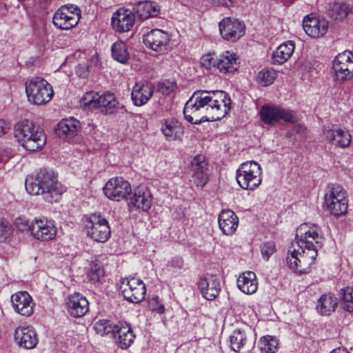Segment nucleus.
I'll return each instance as SVG.
<instances>
[{
    "label": "nucleus",
    "mask_w": 353,
    "mask_h": 353,
    "mask_svg": "<svg viewBox=\"0 0 353 353\" xmlns=\"http://www.w3.org/2000/svg\"><path fill=\"white\" fill-rule=\"evenodd\" d=\"M222 38L228 41L235 42L245 34V24L238 19L225 17L219 23Z\"/></svg>",
    "instance_id": "f8f14e48"
},
{
    "label": "nucleus",
    "mask_w": 353,
    "mask_h": 353,
    "mask_svg": "<svg viewBox=\"0 0 353 353\" xmlns=\"http://www.w3.org/2000/svg\"><path fill=\"white\" fill-rule=\"evenodd\" d=\"M276 250L275 243L272 241L264 242L261 245V255L265 261H268L270 256L274 254Z\"/></svg>",
    "instance_id": "de8ad7c7"
},
{
    "label": "nucleus",
    "mask_w": 353,
    "mask_h": 353,
    "mask_svg": "<svg viewBox=\"0 0 353 353\" xmlns=\"http://www.w3.org/2000/svg\"><path fill=\"white\" fill-rule=\"evenodd\" d=\"M38 127L32 121L24 119L17 122L14 125V137L19 143H21L29 134L33 133Z\"/></svg>",
    "instance_id": "f704fd0d"
},
{
    "label": "nucleus",
    "mask_w": 353,
    "mask_h": 353,
    "mask_svg": "<svg viewBox=\"0 0 353 353\" xmlns=\"http://www.w3.org/2000/svg\"><path fill=\"white\" fill-rule=\"evenodd\" d=\"M154 91V85L147 81L135 83L131 92V99L134 105L141 106L147 103Z\"/></svg>",
    "instance_id": "f3484780"
},
{
    "label": "nucleus",
    "mask_w": 353,
    "mask_h": 353,
    "mask_svg": "<svg viewBox=\"0 0 353 353\" xmlns=\"http://www.w3.org/2000/svg\"><path fill=\"white\" fill-rule=\"evenodd\" d=\"M184 265V261L182 257L176 256L168 261L167 267L169 270H181Z\"/></svg>",
    "instance_id": "5fc2aeb1"
},
{
    "label": "nucleus",
    "mask_w": 353,
    "mask_h": 353,
    "mask_svg": "<svg viewBox=\"0 0 353 353\" xmlns=\"http://www.w3.org/2000/svg\"><path fill=\"white\" fill-rule=\"evenodd\" d=\"M143 42L154 51L164 52L168 48L170 37L167 32L153 29L143 36Z\"/></svg>",
    "instance_id": "ddd939ff"
},
{
    "label": "nucleus",
    "mask_w": 353,
    "mask_h": 353,
    "mask_svg": "<svg viewBox=\"0 0 353 353\" xmlns=\"http://www.w3.org/2000/svg\"><path fill=\"white\" fill-rule=\"evenodd\" d=\"M26 190L33 195L41 194L49 203L60 201L63 192L55 173L46 168L41 169L34 179H26Z\"/></svg>",
    "instance_id": "7ed1b4c3"
},
{
    "label": "nucleus",
    "mask_w": 353,
    "mask_h": 353,
    "mask_svg": "<svg viewBox=\"0 0 353 353\" xmlns=\"http://www.w3.org/2000/svg\"><path fill=\"white\" fill-rule=\"evenodd\" d=\"M218 58H214L211 54L203 55L201 59V64L207 70L216 69Z\"/></svg>",
    "instance_id": "3c124183"
},
{
    "label": "nucleus",
    "mask_w": 353,
    "mask_h": 353,
    "mask_svg": "<svg viewBox=\"0 0 353 353\" xmlns=\"http://www.w3.org/2000/svg\"><path fill=\"white\" fill-rule=\"evenodd\" d=\"M129 199L128 207L130 210L134 208L147 211L152 205V195L144 188L134 190L133 193H130Z\"/></svg>",
    "instance_id": "4be33fe9"
},
{
    "label": "nucleus",
    "mask_w": 353,
    "mask_h": 353,
    "mask_svg": "<svg viewBox=\"0 0 353 353\" xmlns=\"http://www.w3.org/2000/svg\"><path fill=\"white\" fill-rule=\"evenodd\" d=\"M330 353H350L345 349L337 348L332 350Z\"/></svg>",
    "instance_id": "e2e57ef3"
},
{
    "label": "nucleus",
    "mask_w": 353,
    "mask_h": 353,
    "mask_svg": "<svg viewBox=\"0 0 353 353\" xmlns=\"http://www.w3.org/2000/svg\"><path fill=\"white\" fill-rule=\"evenodd\" d=\"M14 340L26 349H32L38 343L37 334L31 326L18 327L14 332Z\"/></svg>",
    "instance_id": "412c9836"
},
{
    "label": "nucleus",
    "mask_w": 353,
    "mask_h": 353,
    "mask_svg": "<svg viewBox=\"0 0 353 353\" xmlns=\"http://www.w3.org/2000/svg\"><path fill=\"white\" fill-rule=\"evenodd\" d=\"M149 307L152 311L156 312L159 314H163L165 312V307L162 303H161L158 296H154L149 301Z\"/></svg>",
    "instance_id": "603ef678"
},
{
    "label": "nucleus",
    "mask_w": 353,
    "mask_h": 353,
    "mask_svg": "<svg viewBox=\"0 0 353 353\" xmlns=\"http://www.w3.org/2000/svg\"><path fill=\"white\" fill-rule=\"evenodd\" d=\"M77 54H79V57H80V55L82 54V52H77Z\"/></svg>",
    "instance_id": "69168bd1"
},
{
    "label": "nucleus",
    "mask_w": 353,
    "mask_h": 353,
    "mask_svg": "<svg viewBox=\"0 0 353 353\" xmlns=\"http://www.w3.org/2000/svg\"><path fill=\"white\" fill-rule=\"evenodd\" d=\"M11 157L12 154L8 149L0 148V163L7 162Z\"/></svg>",
    "instance_id": "052dcab7"
},
{
    "label": "nucleus",
    "mask_w": 353,
    "mask_h": 353,
    "mask_svg": "<svg viewBox=\"0 0 353 353\" xmlns=\"http://www.w3.org/2000/svg\"><path fill=\"white\" fill-rule=\"evenodd\" d=\"M105 195L111 200L119 201L128 199L132 188L130 183L122 177H114L108 180L103 188Z\"/></svg>",
    "instance_id": "9b49d317"
},
{
    "label": "nucleus",
    "mask_w": 353,
    "mask_h": 353,
    "mask_svg": "<svg viewBox=\"0 0 353 353\" xmlns=\"http://www.w3.org/2000/svg\"><path fill=\"white\" fill-rule=\"evenodd\" d=\"M323 200V207L331 215L339 216L347 210V192L339 185H328Z\"/></svg>",
    "instance_id": "20e7f679"
},
{
    "label": "nucleus",
    "mask_w": 353,
    "mask_h": 353,
    "mask_svg": "<svg viewBox=\"0 0 353 353\" xmlns=\"http://www.w3.org/2000/svg\"><path fill=\"white\" fill-rule=\"evenodd\" d=\"M81 12L76 5L68 4V30L76 26L81 19Z\"/></svg>",
    "instance_id": "37998d69"
},
{
    "label": "nucleus",
    "mask_w": 353,
    "mask_h": 353,
    "mask_svg": "<svg viewBox=\"0 0 353 353\" xmlns=\"http://www.w3.org/2000/svg\"><path fill=\"white\" fill-rule=\"evenodd\" d=\"M238 288L245 294H252L257 290L256 274L253 272H246L237 279Z\"/></svg>",
    "instance_id": "72a5a7b5"
},
{
    "label": "nucleus",
    "mask_w": 353,
    "mask_h": 353,
    "mask_svg": "<svg viewBox=\"0 0 353 353\" xmlns=\"http://www.w3.org/2000/svg\"><path fill=\"white\" fill-rule=\"evenodd\" d=\"M105 276V270L101 261L96 260L90 263L87 271V278L93 284L99 283Z\"/></svg>",
    "instance_id": "e433bc0d"
},
{
    "label": "nucleus",
    "mask_w": 353,
    "mask_h": 353,
    "mask_svg": "<svg viewBox=\"0 0 353 353\" xmlns=\"http://www.w3.org/2000/svg\"><path fill=\"white\" fill-rule=\"evenodd\" d=\"M329 23L324 19L310 17L309 15L304 17L303 28L305 32L312 38H319L324 36L328 29Z\"/></svg>",
    "instance_id": "a211bd4d"
},
{
    "label": "nucleus",
    "mask_w": 353,
    "mask_h": 353,
    "mask_svg": "<svg viewBox=\"0 0 353 353\" xmlns=\"http://www.w3.org/2000/svg\"><path fill=\"white\" fill-rule=\"evenodd\" d=\"M337 299L332 294H324L318 299L316 309L322 316H329L334 312L338 305Z\"/></svg>",
    "instance_id": "7c9ffc66"
},
{
    "label": "nucleus",
    "mask_w": 353,
    "mask_h": 353,
    "mask_svg": "<svg viewBox=\"0 0 353 353\" xmlns=\"http://www.w3.org/2000/svg\"><path fill=\"white\" fill-rule=\"evenodd\" d=\"M294 48V43L292 41L281 44L272 54L273 63L281 65L286 62L292 57Z\"/></svg>",
    "instance_id": "473e14b6"
},
{
    "label": "nucleus",
    "mask_w": 353,
    "mask_h": 353,
    "mask_svg": "<svg viewBox=\"0 0 353 353\" xmlns=\"http://www.w3.org/2000/svg\"><path fill=\"white\" fill-rule=\"evenodd\" d=\"M134 12L137 13L141 20H145L149 18L157 17L160 14V8L155 2L143 1L134 5Z\"/></svg>",
    "instance_id": "c85d7f7f"
},
{
    "label": "nucleus",
    "mask_w": 353,
    "mask_h": 353,
    "mask_svg": "<svg viewBox=\"0 0 353 353\" xmlns=\"http://www.w3.org/2000/svg\"><path fill=\"white\" fill-rule=\"evenodd\" d=\"M65 10H66V5L62 6L53 17L54 25L61 30H66V14L63 12Z\"/></svg>",
    "instance_id": "49530a36"
},
{
    "label": "nucleus",
    "mask_w": 353,
    "mask_h": 353,
    "mask_svg": "<svg viewBox=\"0 0 353 353\" xmlns=\"http://www.w3.org/2000/svg\"><path fill=\"white\" fill-rule=\"evenodd\" d=\"M32 236L40 241L53 239L57 234V228L52 221L46 218L36 219L32 221Z\"/></svg>",
    "instance_id": "4468645a"
},
{
    "label": "nucleus",
    "mask_w": 353,
    "mask_h": 353,
    "mask_svg": "<svg viewBox=\"0 0 353 353\" xmlns=\"http://www.w3.org/2000/svg\"><path fill=\"white\" fill-rule=\"evenodd\" d=\"M55 134L61 139H66V119H63L54 129Z\"/></svg>",
    "instance_id": "6e6d98bb"
},
{
    "label": "nucleus",
    "mask_w": 353,
    "mask_h": 353,
    "mask_svg": "<svg viewBox=\"0 0 353 353\" xmlns=\"http://www.w3.org/2000/svg\"><path fill=\"white\" fill-rule=\"evenodd\" d=\"M163 134L170 140L179 139L183 134V128L176 121L167 120L161 127Z\"/></svg>",
    "instance_id": "c9c22d12"
},
{
    "label": "nucleus",
    "mask_w": 353,
    "mask_h": 353,
    "mask_svg": "<svg viewBox=\"0 0 353 353\" xmlns=\"http://www.w3.org/2000/svg\"><path fill=\"white\" fill-rule=\"evenodd\" d=\"M119 290L125 299L131 303H139L145 297V286L143 282L134 277H127L120 280Z\"/></svg>",
    "instance_id": "9d476101"
},
{
    "label": "nucleus",
    "mask_w": 353,
    "mask_h": 353,
    "mask_svg": "<svg viewBox=\"0 0 353 353\" xmlns=\"http://www.w3.org/2000/svg\"><path fill=\"white\" fill-rule=\"evenodd\" d=\"M261 168L256 161L244 162L236 170V182L243 190H254L261 183Z\"/></svg>",
    "instance_id": "423d86ee"
},
{
    "label": "nucleus",
    "mask_w": 353,
    "mask_h": 353,
    "mask_svg": "<svg viewBox=\"0 0 353 353\" xmlns=\"http://www.w3.org/2000/svg\"><path fill=\"white\" fill-rule=\"evenodd\" d=\"M231 99L222 90H198L186 102L183 114L193 124L221 120L230 110Z\"/></svg>",
    "instance_id": "f03ea898"
},
{
    "label": "nucleus",
    "mask_w": 353,
    "mask_h": 353,
    "mask_svg": "<svg viewBox=\"0 0 353 353\" xmlns=\"http://www.w3.org/2000/svg\"><path fill=\"white\" fill-rule=\"evenodd\" d=\"M219 228L225 235L233 234L239 225V218L231 210H223L218 219Z\"/></svg>",
    "instance_id": "393cba45"
},
{
    "label": "nucleus",
    "mask_w": 353,
    "mask_h": 353,
    "mask_svg": "<svg viewBox=\"0 0 353 353\" xmlns=\"http://www.w3.org/2000/svg\"><path fill=\"white\" fill-rule=\"evenodd\" d=\"M333 81L343 84L353 78V52L345 50L332 61L331 68Z\"/></svg>",
    "instance_id": "0eeeda50"
},
{
    "label": "nucleus",
    "mask_w": 353,
    "mask_h": 353,
    "mask_svg": "<svg viewBox=\"0 0 353 353\" xmlns=\"http://www.w3.org/2000/svg\"><path fill=\"white\" fill-rule=\"evenodd\" d=\"M259 347L262 353H275L278 350L279 341L274 336H263L259 341Z\"/></svg>",
    "instance_id": "ea45409f"
},
{
    "label": "nucleus",
    "mask_w": 353,
    "mask_h": 353,
    "mask_svg": "<svg viewBox=\"0 0 353 353\" xmlns=\"http://www.w3.org/2000/svg\"><path fill=\"white\" fill-rule=\"evenodd\" d=\"M97 108L105 114H117L120 110H125L123 105H121L113 94L104 93L97 97Z\"/></svg>",
    "instance_id": "a878e982"
},
{
    "label": "nucleus",
    "mask_w": 353,
    "mask_h": 353,
    "mask_svg": "<svg viewBox=\"0 0 353 353\" xmlns=\"http://www.w3.org/2000/svg\"><path fill=\"white\" fill-rule=\"evenodd\" d=\"M9 129V125L3 119H0V137L5 134Z\"/></svg>",
    "instance_id": "680f3d73"
},
{
    "label": "nucleus",
    "mask_w": 353,
    "mask_h": 353,
    "mask_svg": "<svg viewBox=\"0 0 353 353\" xmlns=\"http://www.w3.org/2000/svg\"><path fill=\"white\" fill-rule=\"evenodd\" d=\"M324 135L330 143L340 148L348 146L351 141V136L348 131L339 128H325Z\"/></svg>",
    "instance_id": "5701e85b"
},
{
    "label": "nucleus",
    "mask_w": 353,
    "mask_h": 353,
    "mask_svg": "<svg viewBox=\"0 0 353 353\" xmlns=\"http://www.w3.org/2000/svg\"><path fill=\"white\" fill-rule=\"evenodd\" d=\"M176 87L175 82L164 81L159 83V90L163 95H168L174 90Z\"/></svg>",
    "instance_id": "864d4df0"
},
{
    "label": "nucleus",
    "mask_w": 353,
    "mask_h": 353,
    "mask_svg": "<svg viewBox=\"0 0 353 353\" xmlns=\"http://www.w3.org/2000/svg\"><path fill=\"white\" fill-rule=\"evenodd\" d=\"M239 68L238 58L235 53L225 51L218 58L216 69L223 74L232 73Z\"/></svg>",
    "instance_id": "cd10ccee"
},
{
    "label": "nucleus",
    "mask_w": 353,
    "mask_h": 353,
    "mask_svg": "<svg viewBox=\"0 0 353 353\" xmlns=\"http://www.w3.org/2000/svg\"><path fill=\"white\" fill-rule=\"evenodd\" d=\"M16 224H17V228L19 230H20L21 232H25V231L30 232V233L32 234V221L30 223L28 221L19 219L17 220Z\"/></svg>",
    "instance_id": "4d7b16f0"
},
{
    "label": "nucleus",
    "mask_w": 353,
    "mask_h": 353,
    "mask_svg": "<svg viewBox=\"0 0 353 353\" xmlns=\"http://www.w3.org/2000/svg\"><path fill=\"white\" fill-rule=\"evenodd\" d=\"M276 77V71L272 68L263 69L258 73L256 81L262 86L272 84Z\"/></svg>",
    "instance_id": "79ce46f5"
},
{
    "label": "nucleus",
    "mask_w": 353,
    "mask_h": 353,
    "mask_svg": "<svg viewBox=\"0 0 353 353\" xmlns=\"http://www.w3.org/2000/svg\"><path fill=\"white\" fill-rule=\"evenodd\" d=\"M259 113L262 121L268 125L274 124L281 119L290 123H295L299 121L298 117L292 110L272 104L263 105Z\"/></svg>",
    "instance_id": "1a4fd4ad"
},
{
    "label": "nucleus",
    "mask_w": 353,
    "mask_h": 353,
    "mask_svg": "<svg viewBox=\"0 0 353 353\" xmlns=\"http://www.w3.org/2000/svg\"><path fill=\"white\" fill-rule=\"evenodd\" d=\"M321 228L315 224L303 223L296 229V239L288 249L286 263L300 274L309 272L319 249L323 245Z\"/></svg>",
    "instance_id": "f257e3e1"
},
{
    "label": "nucleus",
    "mask_w": 353,
    "mask_h": 353,
    "mask_svg": "<svg viewBox=\"0 0 353 353\" xmlns=\"http://www.w3.org/2000/svg\"><path fill=\"white\" fill-rule=\"evenodd\" d=\"M14 310L24 316H30L34 312V303L32 296L25 291L18 292L11 296Z\"/></svg>",
    "instance_id": "dca6fc26"
},
{
    "label": "nucleus",
    "mask_w": 353,
    "mask_h": 353,
    "mask_svg": "<svg viewBox=\"0 0 353 353\" xmlns=\"http://www.w3.org/2000/svg\"><path fill=\"white\" fill-rule=\"evenodd\" d=\"M84 229L87 235L97 242L106 241L111 234L108 221L97 214L85 218Z\"/></svg>",
    "instance_id": "6e6552de"
},
{
    "label": "nucleus",
    "mask_w": 353,
    "mask_h": 353,
    "mask_svg": "<svg viewBox=\"0 0 353 353\" xmlns=\"http://www.w3.org/2000/svg\"><path fill=\"white\" fill-rule=\"evenodd\" d=\"M247 337L244 330L236 329L230 337L231 349L238 352L245 343Z\"/></svg>",
    "instance_id": "a19ab883"
},
{
    "label": "nucleus",
    "mask_w": 353,
    "mask_h": 353,
    "mask_svg": "<svg viewBox=\"0 0 353 353\" xmlns=\"http://www.w3.org/2000/svg\"><path fill=\"white\" fill-rule=\"evenodd\" d=\"M341 305L342 307L348 312H353V288H345L341 290Z\"/></svg>",
    "instance_id": "c03bdc74"
},
{
    "label": "nucleus",
    "mask_w": 353,
    "mask_h": 353,
    "mask_svg": "<svg viewBox=\"0 0 353 353\" xmlns=\"http://www.w3.org/2000/svg\"><path fill=\"white\" fill-rule=\"evenodd\" d=\"M95 332L103 336L108 334H112L115 336V330L117 329V323L115 324L110 320L103 319L95 323L94 325Z\"/></svg>",
    "instance_id": "58836bf2"
},
{
    "label": "nucleus",
    "mask_w": 353,
    "mask_h": 353,
    "mask_svg": "<svg viewBox=\"0 0 353 353\" xmlns=\"http://www.w3.org/2000/svg\"><path fill=\"white\" fill-rule=\"evenodd\" d=\"M115 335L118 334L117 343L122 349L129 347L134 341L135 335L132 328L125 322H118Z\"/></svg>",
    "instance_id": "c756f323"
},
{
    "label": "nucleus",
    "mask_w": 353,
    "mask_h": 353,
    "mask_svg": "<svg viewBox=\"0 0 353 353\" xmlns=\"http://www.w3.org/2000/svg\"><path fill=\"white\" fill-rule=\"evenodd\" d=\"M210 3L216 6L230 8L233 6L234 0H207Z\"/></svg>",
    "instance_id": "bf43d9fd"
},
{
    "label": "nucleus",
    "mask_w": 353,
    "mask_h": 353,
    "mask_svg": "<svg viewBox=\"0 0 353 353\" xmlns=\"http://www.w3.org/2000/svg\"><path fill=\"white\" fill-rule=\"evenodd\" d=\"M135 17L133 11L125 8H119L112 17L113 29L119 32L130 31L133 27Z\"/></svg>",
    "instance_id": "2eb2a0df"
},
{
    "label": "nucleus",
    "mask_w": 353,
    "mask_h": 353,
    "mask_svg": "<svg viewBox=\"0 0 353 353\" xmlns=\"http://www.w3.org/2000/svg\"><path fill=\"white\" fill-rule=\"evenodd\" d=\"M25 85L28 100L33 105H44L53 97L52 87L43 78L32 77L26 81Z\"/></svg>",
    "instance_id": "39448f33"
},
{
    "label": "nucleus",
    "mask_w": 353,
    "mask_h": 353,
    "mask_svg": "<svg viewBox=\"0 0 353 353\" xmlns=\"http://www.w3.org/2000/svg\"><path fill=\"white\" fill-rule=\"evenodd\" d=\"M12 234V226L8 221L0 219V242L6 241Z\"/></svg>",
    "instance_id": "09e8293b"
},
{
    "label": "nucleus",
    "mask_w": 353,
    "mask_h": 353,
    "mask_svg": "<svg viewBox=\"0 0 353 353\" xmlns=\"http://www.w3.org/2000/svg\"><path fill=\"white\" fill-rule=\"evenodd\" d=\"M68 301V312L75 318L85 315L89 310V303L86 298L79 293L70 295Z\"/></svg>",
    "instance_id": "b1692460"
},
{
    "label": "nucleus",
    "mask_w": 353,
    "mask_h": 353,
    "mask_svg": "<svg viewBox=\"0 0 353 353\" xmlns=\"http://www.w3.org/2000/svg\"><path fill=\"white\" fill-rule=\"evenodd\" d=\"M20 143L26 150L30 152H36L41 150L45 146L46 135L44 131L38 126L33 133L29 134Z\"/></svg>",
    "instance_id": "bb28decb"
},
{
    "label": "nucleus",
    "mask_w": 353,
    "mask_h": 353,
    "mask_svg": "<svg viewBox=\"0 0 353 353\" xmlns=\"http://www.w3.org/2000/svg\"><path fill=\"white\" fill-rule=\"evenodd\" d=\"M112 56L114 60L125 64L130 58L126 44L121 41L115 42L112 46Z\"/></svg>",
    "instance_id": "4c0bfd02"
},
{
    "label": "nucleus",
    "mask_w": 353,
    "mask_h": 353,
    "mask_svg": "<svg viewBox=\"0 0 353 353\" xmlns=\"http://www.w3.org/2000/svg\"><path fill=\"white\" fill-rule=\"evenodd\" d=\"M352 12V8L344 2L330 3L326 8L328 17L334 20L343 21Z\"/></svg>",
    "instance_id": "2f4dec72"
},
{
    "label": "nucleus",
    "mask_w": 353,
    "mask_h": 353,
    "mask_svg": "<svg viewBox=\"0 0 353 353\" xmlns=\"http://www.w3.org/2000/svg\"><path fill=\"white\" fill-rule=\"evenodd\" d=\"M99 96L98 93L92 91L86 92L81 99V106L89 110L97 108V97Z\"/></svg>",
    "instance_id": "a18cd8bd"
},
{
    "label": "nucleus",
    "mask_w": 353,
    "mask_h": 353,
    "mask_svg": "<svg viewBox=\"0 0 353 353\" xmlns=\"http://www.w3.org/2000/svg\"><path fill=\"white\" fill-rule=\"evenodd\" d=\"M80 129L81 123L79 120L74 117L68 118V137L76 136Z\"/></svg>",
    "instance_id": "8fccbe9b"
},
{
    "label": "nucleus",
    "mask_w": 353,
    "mask_h": 353,
    "mask_svg": "<svg viewBox=\"0 0 353 353\" xmlns=\"http://www.w3.org/2000/svg\"><path fill=\"white\" fill-rule=\"evenodd\" d=\"M65 63H66V58L65 59L64 61L62 63L61 68H62L65 65Z\"/></svg>",
    "instance_id": "0e129e2a"
},
{
    "label": "nucleus",
    "mask_w": 353,
    "mask_h": 353,
    "mask_svg": "<svg viewBox=\"0 0 353 353\" xmlns=\"http://www.w3.org/2000/svg\"><path fill=\"white\" fill-rule=\"evenodd\" d=\"M76 74L81 78H86L89 74V67L85 64H79L76 67Z\"/></svg>",
    "instance_id": "13d9d810"
},
{
    "label": "nucleus",
    "mask_w": 353,
    "mask_h": 353,
    "mask_svg": "<svg viewBox=\"0 0 353 353\" xmlns=\"http://www.w3.org/2000/svg\"><path fill=\"white\" fill-rule=\"evenodd\" d=\"M198 288L203 296L207 300H214L221 290L219 279L214 275H207L200 278Z\"/></svg>",
    "instance_id": "6ab92c4d"
},
{
    "label": "nucleus",
    "mask_w": 353,
    "mask_h": 353,
    "mask_svg": "<svg viewBox=\"0 0 353 353\" xmlns=\"http://www.w3.org/2000/svg\"><path fill=\"white\" fill-rule=\"evenodd\" d=\"M192 177L196 186L203 187L208 182V163L204 156L198 154L191 161Z\"/></svg>",
    "instance_id": "aec40b11"
}]
</instances>
